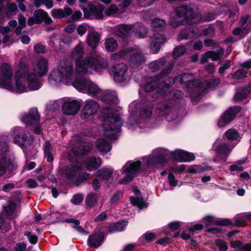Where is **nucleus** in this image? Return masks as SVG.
<instances>
[{
    "label": "nucleus",
    "mask_w": 251,
    "mask_h": 251,
    "mask_svg": "<svg viewBox=\"0 0 251 251\" xmlns=\"http://www.w3.org/2000/svg\"><path fill=\"white\" fill-rule=\"evenodd\" d=\"M166 38L164 35L156 33L151 37L150 47L153 53L157 52L160 49L161 45L165 42Z\"/></svg>",
    "instance_id": "4be33fe9"
},
{
    "label": "nucleus",
    "mask_w": 251,
    "mask_h": 251,
    "mask_svg": "<svg viewBox=\"0 0 251 251\" xmlns=\"http://www.w3.org/2000/svg\"><path fill=\"white\" fill-rule=\"evenodd\" d=\"M145 61V58L141 53H134L129 61L132 67H138Z\"/></svg>",
    "instance_id": "2f4dec72"
},
{
    "label": "nucleus",
    "mask_w": 251,
    "mask_h": 251,
    "mask_svg": "<svg viewBox=\"0 0 251 251\" xmlns=\"http://www.w3.org/2000/svg\"><path fill=\"white\" fill-rule=\"evenodd\" d=\"M103 7L101 4L91 5L89 7V15H87L85 12L84 15L86 17L90 19H101L103 18Z\"/></svg>",
    "instance_id": "5701e85b"
},
{
    "label": "nucleus",
    "mask_w": 251,
    "mask_h": 251,
    "mask_svg": "<svg viewBox=\"0 0 251 251\" xmlns=\"http://www.w3.org/2000/svg\"><path fill=\"white\" fill-rule=\"evenodd\" d=\"M230 66V62L228 60H226L219 68V73L221 75H224L226 70L229 68Z\"/></svg>",
    "instance_id": "69168bd1"
},
{
    "label": "nucleus",
    "mask_w": 251,
    "mask_h": 251,
    "mask_svg": "<svg viewBox=\"0 0 251 251\" xmlns=\"http://www.w3.org/2000/svg\"><path fill=\"white\" fill-rule=\"evenodd\" d=\"M175 82H179L183 85L190 94L193 101L198 100V94L202 90L200 87V80L195 79L193 75L184 73L178 75L175 79Z\"/></svg>",
    "instance_id": "0eeeda50"
},
{
    "label": "nucleus",
    "mask_w": 251,
    "mask_h": 251,
    "mask_svg": "<svg viewBox=\"0 0 251 251\" xmlns=\"http://www.w3.org/2000/svg\"><path fill=\"white\" fill-rule=\"evenodd\" d=\"M101 164V160L100 157H90L83 162L84 167L89 171L97 169Z\"/></svg>",
    "instance_id": "b1692460"
},
{
    "label": "nucleus",
    "mask_w": 251,
    "mask_h": 251,
    "mask_svg": "<svg viewBox=\"0 0 251 251\" xmlns=\"http://www.w3.org/2000/svg\"><path fill=\"white\" fill-rule=\"evenodd\" d=\"M196 34L193 30L190 29H185L182 31L179 34L180 39H187L189 38L195 37Z\"/></svg>",
    "instance_id": "8fccbe9b"
},
{
    "label": "nucleus",
    "mask_w": 251,
    "mask_h": 251,
    "mask_svg": "<svg viewBox=\"0 0 251 251\" xmlns=\"http://www.w3.org/2000/svg\"><path fill=\"white\" fill-rule=\"evenodd\" d=\"M96 146L100 151L102 152H107L111 149L109 143L101 138L97 140Z\"/></svg>",
    "instance_id": "473e14b6"
},
{
    "label": "nucleus",
    "mask_w": 251,
    "mask_h": 251,
    "mask_svg": "<svg viewBox=\"0 0 251 251\" xmlns=\"http://www.w3.org/2000/svg\"><path fill=\"white\" fill-rule=\"evenodd\" d=\"M224 135L227 139L230 140H239L241 138L239 134L233 128L227 130Z\"/></svg>",
    "instance_id": "79ce46f5"
},
{
    "label": "nucleus",
    "mask_w": 251,
    "mask_h": 251,
    "mask_svg": "<svg viewBox=\"0 0 251 251\" xmlns=\"http://www.w3.org/2000/svg\"><path fill=\"white\" fill-rule=\"evenodd\" d=\"M84 46L81 43L77 44L73 50L70 57L75 60V71L80 75L92 73L93 71L100 73L108 67L106 60L101 59L89 55L83 58Z\"/></svg>",
    "instance_id": "f257e3e1"
},
{
    "label": "nucleus",
    "mask_w": 251,
    "mask_h": 251,
    "mask_svg": "<svg viewBox=\"0 0 251 251\" xmlns=\"http://www.w3.org/2000/svg\"><path fill=\"white\" fill-rule=\"evenodd\" d=\"M98 196L96 194L92 193L89 194L85 201L86 205L89 207L93 206L97 202Z\"/></svg>",
    "instance_id": "49530a36"
},
{
    "label": "nucleus",
    "mask_w": 251,
    "mask_h": 251,
    "mask_svg": "<svg viewBox=\"0 0 251 251\" xmlns=\"http://www.w3.org/2000/svg\"><path fill=\"white\" fill-rule=\"evenodd\" d=\"M175 14L176 17H172L170 21V24L174 27L180 24H197L202 21L201 15L195 7L179 6L176 9Z\"/></svg>",
    "instance_id": "20e7f679"
},
{
    "label": "nucleus",
    "mask_w": 251,
    "mask_h": 251,
    "mask_svg": "<svg viewBox=\"0 0 251 251\" xmlns=\"http://www.w3.org/2000/svg\"><path fill=\"white\" fill-rule=\"evenodd\" d=\"M4 13L7 16H10L16 13L18 8L15 3H9L4 9Z\"/></svg>",
    "instance_id": "3c124183"
},
{
    "label": "nucleus",
    "mask_w": 251,
    "mask_h": 251,
    "mask_svg": "<svg viewBox=\"0 0 251 251\" xmlns=\"http://www.w3.org/2000/svg\"><path fill=\"white\" fill-rule=\"evenodd\" d=\"M167 155L163 149H157L154 150L151 154L145 158L147 166L152 167L157 164L164 163L167 160Z\"/></svg>",
    "instance_id": "9b49d317"
},
{
    "label": "nucleus",
    "mask_w": 251,
    "mask_h": 251,
    "mask_svg": "<svg viewBox=\"0 0 251 251\" xmlns=\"http://www.w3.org/2000/svg\"><path fill=\"white\" fill-rule=\"evenodd\" d=\"M250 88H251V83H250L249 87H245L241 92H237L234 96V100L236 101H240L246 98L250 94Z\"/></svg>",
    "instance_id": "c9c22d12"
},
{
    "label": "nucleus",
    "mask_w": 251,
    "mask_h": 251,
    "mask_svg": "<svg viewBox=\"0 0 251 251\" xmlns=\"http://www.w3.org/2000/svg\"><path fill=\"white\" fill-rule=\"evenodd\" d=\"M165 62L163 59L154 61L149 64V69L152 72H155L164 66Z\"/></svg>",
    "instance_id": "c03bdc74"
},
{
    "label": "nucleus",
    "mask_w": 251,
    "mask_h": 251,
    "mask_svg": "<svg viewBox=\"0 0 251 251\" xmlns=\"http://www.w3.org/2000/svg\"><path fill=\"white\" fill-rule=\"evenodd\" d=\"M25 235L27 236L28 240L32 244H35L38 240V237L35 235H32L31 233L29 231H26L25 233Z\"/></svg>",
    "instance_id": "680f3d73"
},
{
    "label": "nucleus",
    "mask_w": 251,
    "mask_h": 251,
    "mask_svg": "<svg viewBox=\"0 0 251 251\" xmlns=\"http://www.w3.org/2000/svg\"><path fill=\"white\" fill-rule=\"evenodd\" d=\"M240 111V106L230 107L221 117L218 123V126L223 127L228 124Z\"/></svg>",
    "instance_id": "dca6fc26"
},
{
    "label": "nucleus",
    "mask_w": 251,
    "mask_h": 251,
    "mask_svg": "<svg viewBox=\"0 0 251 251\" xmlns=\"http://www.w3.org/2000/svg\"><path fill=\"white\" fill-rule=\"evenodd\" d=\"M27 69V74L25 76V84L27 81L28 88L31 90H36L39 89L41 83L38 76H41L48 72V62L45 58H40L37 60L33 64V71L34 73H29L28 68L25 65L22 67L23 69Z\"/></svg>",
    "instance_id": "39448f33"
},
{
    "label": "nucleus",
    "mask_w": 251,
    "mask_h": 251,
    "mask_svg": "<svg viewBox=\"0 0 251 251\" xmlns=\"http://www.w3.org/2000/svg\"><path fill=\"white\" fill-rule=\"evenodd\" d=\"M83 195L80 194H75L73 197L71 202L74 204L77 205L80 204L83 201Z\"/></svg>",
    "instance_id": "052dcab7"
},
{
    "label": "nucleus",
    "mask_w": 251,
    "mask_h": 251,
    "mask_svg": "<svg viewBox=\"0 0 251 251\" xmlns=\"http://www.w3.org/2000/svg\"><path fill=\"white\" fill-rule=\"evenodd\" d=\"M9 147L5 142H0V177L3 176L7 172H11L16 170L19 165L12 155H8Z\"/></svg>",
    "instance_id": "423d86ee"
},
{
    "label": "nucleus",
    "mask_w": 251,
    "mask_h": 251,
    "mask_svg": "<svg viewBox=\"0 0 251 251\" xmlns=\"http://www.w3.org/2000/svg\"><path fill=\"white\" fill-rule=\"evenodd\" d=\"M105 238L103 232H94L88 239V245L91 248H97L101 245Z\"/></svg>",
    "instance_id": "412c9836"
},
{
    "label": "nucleus",
    "mask_w": 251,
    "mask_h": 251,
    "mask_svg": "<svg viewBox=\"0 0 251 251\" xmlns=\"http://www.w3.org/2000/svg\"><path fill=\"white\" fill-rule=\"evenodd\" d=\"M127 225L126 221H122L117 223L110 228V232H119L123 231Z\"/></svg>",
    "instance_id": "09e8293b"
},
{
    "label": "nucleus",
    "mask_w": 251,
    "mask_h": 251,
    "mask_svg": "<svg viewBox=\"0 0 251 251\" xmlns=\"http://www.w3.org/2000/svg\"><path fill=\"white\" fill-rule=\"evenodd\" d=\"M34 16L39 24L43 21L47 24H50L52 22V20L48 13L42 9L36 10L34 13Z\"/></svg>",
    "instance_id": "cd10ccee"
},
{
    "label": "nucleus",
    "mask_w": 251,
    "mask_h": 251,
    "mask_svg": "<svg viewBox=\"0 0 251 251\" xmlns=\"http://www.w3.org/2000/svg\"><path fill=\"white\" fill-rule=\"evenodd\" d=\"M83 166L77 161L76 165H70L65 170V174L66 177L70 179H75L76 178V182L78 180L82 181L90 178V175L87 173H80Z\"/></svg>",
    "instance_id": "9d476101"
},
{
    "label": "nucleus",
    "mask_w": 251,
    "mask_h": 251,
    "mask_svg": "<svg viewBox=\"0 0 251 251\" xmlns=\"http://www.w3.org/2000/svg\"><path fill=\"white\" fill-rule=\"evenodd\" d=\"M153 107V105L151 103L144 105L140 110V117L143 119L149 118L152 114Z\"/></svg>",
    "instance_id": "f704fd0d"
},
{
    "label": "nucleus",
    "mask_w": 251,
    "mask_h": 251,
    "mask_svg": "<svg viewBox=\"0 0 251 251\" xmlns=\"http://www.w3.org/2000/svg\"><path fill=\"white\" fill-rule=\"evenodd\" d=\"M119 10V8L115 5L111 4L105 9L104 13L107 16H110L117 13Z\"/></svg>",
    "instance_id": "4d7b16f0"
},
{
    "label": "nucleus",
    "mask_w": 251,
    "mask_h": 251,
    "mask_svg": "<svg viewBox=\"0 0 251 251\" xmlns=\"http://www.w3.org/2000/svg\"><path fill=\"white\" fill-rule=\"evenodd\" d=\"M141 162L139 161L131 162H127L122 168V174L125 175L123 179H121L119 182L121 184H127L136 176L139 171Z\"/></svg>",
    "instance_id": "1a4fd4ad"
},
{
    "label": "nucleus",
    "mask_w": 251,
    "mask_h": 251,
    "mask_svg": "<svg viewBox=\"0 0 251 251\" xmlns=\"http://www.w3.org/2000/svg\"><path fill=\"white\" fill-rule=\"evenodd\" d=\"M157 109L162 115H169L173 110L168 103L166 102L159 103L157 105Z\"/></svg>",
    "instance_id": "58836bf2"
},
{
    "label": "nucleus",
    "mask_w": 251,
    "mask_h": 251,
    "mask_svg": "<svg viewBox=\"0 0 251 251\" xmlns=\"http://www.w3.org/2000/svg\"><path fill=\"white\" fill-rule=\"evenodd\" d=\"M12 71L10 64L3 63L1 64L0 71V87H4L12 91L18 93L27 92V88L25 84V76L27 75V69L21 68L15 74V83H12Z\"/></svg>",
    "instance_id": "f03ea898"
},
{
    "label": "nucleus",
    "mask_w": 251,
    "mask_h": 251,
    "mask_svg": "<svg viewBox=\"0 0 251 251\" xmlns=\"http://www.w3.org/2000/svg\"><path fill=\"white\" fill-rule=\"evenodd\" d=\"M17 207V205L14 202H11L8 206L4 207L3 213L10 219L15 218L20 211L16 209Z\"/></svg>",
    "instance_id": "c85d7f7f"
},
{
    "label": "nucleus",
    "mask_w": 251,
    "mask_h": 251,
    "mask_svg": "<svg viewBox=\"0 0 251 251\" xmlns=\"http://www.w3.org/2000/svg\"><path fill=\"white\" fill-rule=\"evenodd\" d=\"M98 108V104L95 101L92 100H86L85 102L84 107L81 111V118L82 119L89 118L96 113Z\"/></svg>",
    "instance_id": "f3484780"
},
{
    "label": "nucleus",
    "mask_w": 251,
    "mask_h": 251,
    "mask_svg": "<svg viewBox=\"0 0 251 251\" xmlns=\"http://www.w3.org/2000/svg\"><path fill=\"white\" fill-rule=\"evenodd\" d=\"M224 53V51H208L205 52L206 57L211 58L212 60L216 61L220 58L221 55Z\"/></svg>",
    "instance_id": "864d4df0"
},
{
    "label": "nucleus",
    "mask_w": 251,
    "mask_h": 251,
    "mask_svg": "<svg viewBox=\"0 0 251 251\" xmlns=\"http://www.w3.org/2000/svg\"><path fill=\"white\" fill-rule=\"evenodd\" d=\"M246 214H241V215H237L234 217V221L235 225L239 226H246L247 222L246 218H245Z\"/></svg>",
    "instance_id": "603ef678"
},
{
    "label": "nucleus",
    "mask_w": 251,
    "mask_h": 251,
    "mask_svg": "<svg viewBox=\"0 0 251 251\" xmlns=\"http://www.w3.org/2000/svg\"><path fill=\"white\" fill-rule=\"evenodd\" d=\"M238 251H251V243L250 244H242L240 248Z\"/></svg>",
    "instance_id": "774afa93"
},
{
    "label": "nucleus",
    "mask_w": 251,
    "mask_h": 251,
    "mask_svg": "<svg viewBox=\"0 0 251 251\" xmlns=\"http://www.w3.org/2000/svg\"><path fill=\"white\" fill-rule=\"evenodd\" d=\"M26 248V244L25 243H18L13 248V251H25Z\"/></svg>",
    "instance_id": "338daca9"
},
{
    "label": "nucleus",
    "mask_w": 251,
    "mask_h": 251,
    "mask_svg": "<svg viewBox=\"0 0 251 251\" xmlns=\"http://www.w3.org/2000/svg\"><path fill=\"white\" fill-rule=\"evenodd\" d=\"M33 140L31 135L27 133L17 135L15 136L13 140L14 143L19 145L27 156L29 154L27 151V149L31 146Z\"/></svg>",
    "instance_id": "2eb2a0df"
},
{
    "label": "nucleus",
    "mask_w": 251,
    "mask_h": 251,
    "mask_svg": "<svg viewBox=\"0 0 251 251\" xmlns=\"http://www.w3.org/2000/svg\"><path fill=\"white\" fill-rule=\"evenodd\" d=\"M123 122L121 119L116 116H108L103 124L105 131V136L111 139L115 138V130H118L122 126Z\"/></svg>",
    "instance_id": "6e6552de"
},
{
    "label": "nucleus",
    "mask_w": 251,
    "mask_h": 251,
    "mask_svg": "<svg viewBox=\"0 0 251 251\" xmlns=\"http://www.w3.org/2000/svg\"><path fill=\"white\" fill-rule=\"evenodd\" d=\"M127 67L124 63H120L113 66L110 71L115 81L122 82L127 77Z\"/></svg>",
    "instance_id": "4468645a"
},
{
    "label": "nucleus",
    "mask_w": 251,
    "mask_h": 251,
    "mask_svg": "<svg viewBox=\"0 0 251 251\" xmlns=\"http://www.w3.org/2000/svg\"><path fill=\"white\" fill-rule=\"evenodd\" d=\"M87 31V26L85 24L79 25L76 28V31L80 36L84 35Z\"/></svg>",
    "instance_id": "0e129e2a"
},
{
    "label": "nucleus",
    "mask_w": 251,
    "mask_h": 251,
    "mask_svg": "<svg viewBox=\"0 0 251 251\" xmlns=\"http://www.w3.org/2000/svg\"><path fill=\"white\" fill-rule=\"evenodd\" d=\"M133 26V30L135 29V34L138 37L142 38L146 36L147 29L145 26L141 25H136Z\"/></svg>",
    "instance_id": "37998d69"
},
{
    "label": "nucleus",
    "mask_w": 251,
    "mask_h": 251,
    "mask_svg": "<svg viewBox=\"0 0 251 251\" xmlns=\"http://www.w3.org/2000/svg\"><path fill=\"white\" fill-rule=\"evenodd\" d=\"M186 51L185 47L182 46H177L174 50L173 56L174 58H176L184 54Z\"/></svg>",
    "instance_id": "6e6d98bb"
},
{
    "label": "nucleus",
    "mask_w": 251,
    "mask_h": 251,
    "mask_svg": "<svg viewBox=\"0 0 251 251\" xmlns=\"http://www.w3.org/2000/svg\"><path fill=\"white\" fill-rule=\"evenodd\" d=\"M51 13L53 18L60 19L71 15L73 13V11L71 8L65 7L64 9H54Z\"/></svg>",
    "instance_id": "a878e982"
},
{
    "label": "nucleus",
    "mask_w": 251,
    "mask_h": 251,
    "mask_svg": "<svg viewBox=\"0 0 251 251\" xmlns=\"http://www.w3.org/2000/svg\"><path fill=\"white\" fill-rule=\"evenodd\" d=\"M247 72L245 69H239L232 75V77L235 79H241L245 77Z\"/></svg>",
    "instance_id": "13d9d810"
},
{
    "label": "nucleus",
    "mask_w": 251,
    "mask_h": 251,
    "mask_svg": "<svg viewBox=\"0 0 251 251\" xmlns=\"http://www.w3.org/2000/svg\"><path fill=\"white\" fill-rule=\"evenodd\" d=\"M179 170L181 171H186L190 174H196L203 172V169L199 166H192L186 168L185 165H182L178 167Z\"/></svg>",
    "instance_id": "72a5a7b5"
},
{
    "label": "nucleus",
    "mask_w": 251,
    "mask_h": 251,
    "mask_svg": "<svg viewBox=\"0 0 251 251\" xmlns=\"http://www.w3.org/2000/svg\"><path fill=\"white\" fill-rule=\"evenodd\" d=\"M100 38V36L97 31L95 30L89 31L87 36V45L92 48H96L99 44Z\"/></svg>",
    "instance_id": "393cba45"
},
{
    "label": "nucleus",
    "mask_w": 251,
    "mask_h": 251,
    "mask_svg": "<svg viewBox=\"0 0 251 251\" xmlns=\"http://www.w3.org/2000/svg\"><path fill=\"white\" fill-rule=\"evenodd\" d=\"M130 200L132 204L138 206L140 208H143L147 206V204L143 201L142 199L139 198L130 197Z\"/></svg>",
    "instance_id": "5fc2aeb1"
},
{
    "label": "nucleus",
    "mask_w": 251,
    "mask_h": 251,
    "mask_svg": "<svg viewBox=\"0 0 251 251\" xmlns=\"http://www.w3.org/2000/svg\"><path fill=\"white\" fill-rule=\"evenodd\" d=\"M92 149V145L84 142H81L78 147L75 146L70 151L68 154V159L73 162L77 161L79 155L85 154L90 151Z\"/></svg>",
    "instance_id": "ddd939ff"
},
{
    "label": "nucleus",
    "mask_w": 251,
    "mask_h": 251,
    "mask_svg": "<svg viewBox=\"0 0 251 251\" xmlns=\"http://www.w3.org/2000/svg\"><path fill=\"white\" fill-rule=\"evenodd\" d=\"M80 107V103L76 100L66 101L62 106L63 113L67 115L76 114Z\"/></svg>",
    "instance_id": "6ab92c4d"
},
{
    "label": "nucleus",
    "mask_w": 251,
    "mask_h": 251,
    "mask_svg": "<svg viewBox=\"0 0 251 251\" xmlns=\"http://www.w3.org/2000/svg\"><path fill=\"white\" fill-rule=\"evenodd\" d=\"M112 171L110 169H102L99 170L97 173V176L100 179L108 180L111 176Z\"/></svg>",
    "instance_id": "a19ab883"
},
{
    "label": "nucleus",
    "mask_w": 251,
    "mask_h": 251,
    "mask_svg": "<svg viewBox=\"0 0 251 251\" xmlns=\"http://www.w3.org/2000/svg\"><path fill=\"white\" fill-rule=\"evenodd\" d=\"M76 75H78L74 70L73 63L68 60H63L59 63L57 69L50 72L49 80L50 83L54 85L59 82L73 84L74 82L77 81L75 80Z\"/></svg>",
    "instance_id": "7ed1b4c3"
},
{
    "label": "nucleus",
    "mask_w": 251,
    "mask_h": 251,
    "mask_svg": "<svg viewBox=\"0 0 251 251\" xmlns=\"http://www.w3.org/2000/svg\"><path fill=\"white\" fill-rule=\"evenodd\" d=\"M74 87L78 90L86 89L90 96H97L100 92V89L91 80L83 78L73 83Z\"/></svg>",
    "instance_id": "f8f14e48"
},
{
    "label": "nucleus",
    "mask_w": 251,
    "mask_h": 251,
    "mask_svg": "<svg viewBox=\"0 0 251 251\" xmlns=\"http://www.w3.org/2000/svg\"><path fill=\"white\" fill-rule=\"evenodd\" d=\"M159 93L161 95H163L164 94H167V95L169 94L170 96L173 95L172 98L174 99H176L178 98L179 96L182 95L181 92L180 91L176 90V91H171V92H164V90L163 89H161V91L159 92Z\"/></svg>",
    "instance_id": "bf43d9fd"
},
{
    "label": "nucleus",
    "mask_w": 251,
    "mask_h": 251,
    "mask_svg": "<svg viewBox=\"0 0 251 251\" xmlns=\"http://www.w3.org/2000/svg\"><path fill=\"white\" fill-rule=\"evenodd\" d=\"M102 100L109 104H117L118 102L117 94L115 92L106 93L103 96Z\"/></svg>",
    "instance_id": "e433bc0d"
},
{
    "label": "nucleus",
    "mask_w": 251,
    "mask_h": 251,
    "mask_svg": "<svg viewBox=\"0 0 251 251\" xmlns=\"http://www.w3.org/2000/svg\"><path fill=\"white\" fill-rule=\"evenodd\" d=\"M220 82V79L219 78L211 79L203 83H202L200 81V87L202 91H200V93L198 94V100L201 99V94L203 93V91L205 89L214 88L218 85Z\"/></svg>",
    "instance_id": "bb28decb"
},
{
    "label": "nucleus",
    "mask_w": 251,
    "mask_h": 251,
    "mask_svg": "<svg viewBox=\"0 0 251 251\" xmlns=\"http://www.w3.org/2000/svg\"><path fill=\"white\" fill-rule=\"evenodd\" d=\"M204 220L207 223V225L215 224L218 225L226 226L232 225L231 221L228 219H221L215 220L214 217L208 216L204 218Z\"/></svg>",
    "instance_id": "7c9ffc66"
},
{
    "label": "nucleus",
    "mask_w": 251,
    "mask_h": 251,
    "mask_svg": "<svg viewBox=\"0 0 251 251\" xmlns=\"http://www.w3.org/2000/svg\"><path fill=\"white\" fill-rule=\"evenodd\" d=\"M232 148H230L226 143H222L216 149V151L218 153L222 154L224 155L228 153L232 150Z\"/></svg>",
    "instance_id": "de8ad7c7"
},
{
    "label": "nucleus",
    "mask_w": 251,
    "mask_h": 251,
    "mask_svg": "<svg viewBox=\"0 0 251 251\" xmlns=\"http://www.w3.org/2000/svg\"><path fill=\"white\" fill-rule=\"evenodd\" d=\"M133 25H120L117 27L116 34L119 36L127 37L133 31Z\"/></svg>",
    "instance_id": "c756f323"
},
{
    "label": "nucleus",
    "mask_w": 251,
    "mask_h": 251,
    "mask_svg": "<svg viewBox=\"0 0 251 251\" xmlns=\"http://www.w3.org/2000/svg\"><path fill=\"white\" fill-rule=\"evenodd\" d=\"M40 116L36 108L30 109L29 114L22 118V121L27 125H35L40 121Z\"/></svg>",
    "instance_id": "aec40b11"
},
{
    "label": "nucleus",
    "mask_w": 251,
    "mask_h": 251,
    "mask_svg": "<svg viewBox=\"0 0 251 251\" xmlns=\"http://www.w3.org/2000/svg\"><path fill=\"white\" fill-rule=\"evenodd\" d=\"M166 25V21L159 18L154 19L151 22V27L156 30H162Z\"/></svg>",
    "instance_id": "a18cd8bd"
},
{
    "label": "nucleus",
    "mask_w": 251,
    "mask_h": 251,
    "mask_svg": "<svg viewBox=\"0 0 251 251\" xmlns=\"http://www.w3.org/2000/svg\"><path fill=\"white\" fill-rule=\"evenodd\" d=\"M216 245L219 247L220 251H226L227 249V245L225 241L222 240L218 239L216 242Z\"/></svg>",
    "instance_id": "e2e57ef3"
},
{
    "label": "nucleus",
    "mask_w": 251,
    "mask_h": 251,
    "mask_svg": "<svg viewBox=\"0 0 251 251\" xmlns=\"http://www.w3.org/2000/svg\"><path fill=\"white\" fill-rule=\"evenodd\" d=\"M105 46L106 50L109 52L114 51L118 47L116 40L113 38L107 39L105 41Z\"/></svg>",
    "instance_id": "ea45409f"
},
{
    "label": "nucleus",
    "mask_w": 251,
    "mask_h": 251,
    "mask_svg": "<svg viewBox=\"0 0 251 251\" xmlns=\"http://www.w3.org/2000/svg\"><path fill=\"white\" fill-rule=\"evenodd\" d=\"M147 84L145 86V90L147 92H151L152 91L155 87H157V85L163 86L162 84L159 83V79L152 80V78H148L146 80Z\"/></svg>",
    "instance_id": "4c0bfd02"
},
{
    "label": "nucleus",
    "mask_w": 251,
    "mask_h": 251,
    "mask_svg": "<svg viewBox=\"0 0 251 251\" xmlns=\"http://www.w3.org/2000/svg\"><path fill=\"white\" fill-rule=\"evenodd\" d=\"M172 157L180 162H190L195 160V156L193 153L183 150H176L171 152Z\"/></svg>",
    "instance_id": "a211bd4d"
}]
</instances>
